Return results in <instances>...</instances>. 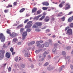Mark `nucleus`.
<instances>
[{
    "label": "nucleus",
    "instance_id": "obj_1",
    "mask_svg": "<svg viewBox=\"0 0 73 73\" xmlns=\"http://www.w3.org/2000/svg\"><path fill=\"white\" fill-rule=\"evenodd\" d=\"M5 53L4 50H0V60H2L4 57V54Z\"/></svg>",
    "mask_w": 73,
    "mask_h": 73
},
{
    "label": "nucleus",
    "instance_id": "obj_2",
    "mask_svg": "<svg viewBox=\"0 0 73 73\" xmlns=\"http://www.w3.org/2000/svg\"><path fill=\"white\" fill-rule=\"evenodd\" d=\"M27 25L25 26V28H29L32 26V21H29L27 23Z\"/></svg>",
    "mask_w": 73,
    "mask_h": 73
},
{
    "label": "nucleus",
    "instance_id": "obj_3",
    "mask_svg": "<svg viewBox=\"0 0 73 73\" xmlns=\"http://www.w3.org/2000/svg\"><path fill=\"white\" fill-rule=\"evenodd\" d=\"M72 33L73 32H72V29H70L67 30L66 34V35H72Z\"/></svg>",
    "mask_w": 73,
    "mask_h": 73
},
{
    "label": "nucleus",
    "instance_id": "obj_4",
    "mask_svg": "<svg viewBox=\"0 0 73 73\" xmlns=\"http://www.w3.org/2000/svg\"><path fill=\"white\" fill-rule=\"evenodd\" d=\"M23 53H25V56L26 57H29L30 56V54H29V52H27V50H23L22 51Z\"/></svg>",
    "mask_w": 73,
    "mask_h": 73
},
{
    "label": "nucleus",
    "instance_id": "obj_5",
    "mask_svg": "<svg viewBox=\"0 0 73 73\" xmlns=\"http://www.w3.org/2000/svg\"><path fill=\"white\" fill-rule=\"evenodd\" d=\"M27 35H28L27 31H25L23 33L22 38L23 40H24L25 38V37Z\"/></svg>",
    "mask_w": 73,
    "mask_h": 73
},
{
    "label": "nucleus",
    "instance_id": "obj_6",
    "mask_svg": "<svg viewBox=\"0 0 73 73\" xmlns=\"http://www.w3.org/2000/svg\"><path fill=\"white\" fill-rule=\"evenodd\" d=\"M2 39L1 41L2 42H4L5 41V36L3 35V34H0V39Z\"/></svg>",
    "mask_w": 73,
    "mask_h": 73
},
{
    "label": "nucleus",
    "instance_id": "obj_7",
    "mask_svg": "<svg viewBox=\"0 0 73 73\" xmlns=\"http://www.w3.org/2000/svg\"><path fill=\"white\" fill-rule=\"evenodd\" d=\"M17 35V34H16V33H13L12 34H10V36L12 37L13 38V37H15Z\"/></svg>",
    "mask_w": 73,
    "mask_h": 73
},
{
    "label": "nucleus",
    "instance_id": "obj_8",
    "mask_svg": "<svg viewBox=\"0 0 73 73\" xmlns=\"http://www.w3.org/2000/svg\"><path fill=\"white\" fill-rule=\"evenodd\" d=\"M70 5L69 3H67L66 5V8H65V10H67L70 8Z\"/></svg>",
    "mask_w": 73,
    "mask_h": 73
},
{
    "label": "nucleus",
    "instance_id": "obj_9",
    "mask_svg": "<svg viewBox=\"0 0 73 73\" xmlns=\"http://www.w3.org/2000/svg\"><path fill=\"white\" fill-rule=\"evenodd\" d=\"M35 24L37 25L38 28H40V26L42 25V23L40 22H37L35 23Z\"/></svg>",
    "mask_w": 73,
    "mask_h": 73
},
{
    "label": "nucleus",
    "instance_id": "obj_10",
    "mask_svg": "<svg viewBox=\"0 0 73 73\" xmlns=\"http://www.w3.org/2000/svg\"><path fill=\"white\" fill-rule=\"evenodd\" d=\"M42 4L44 5H45L46 6H48V5H49V3L47 1L44 2L42 3Z\"/></svg>",
    "mask_w": 73,
    "mask_h": 73
},
{
    "label": "nucleus",
    "instance_id": "obj_11",
    "mask_svg": "<svg viewBox=\"0 0 73 73\" xmlns=\"http://www.w3.org/2000/svg\"><path fill=\"white\" fill-rule=\"evenodd\" d=\"M49 18L48 16H47L44 19V21L46 22H48L49 21Z\"/></svg>",
    "mask_w": 73,
    "mask_h": 73
},
{
    "label": "nucleus",
    "instance_id": "obj_12",
    "mask_svg": "<svg viewBox=\"0 0 73 73\" xmlns=\"http://www.w3.org/2000/svg\"><path fill=\"white\" fill-rule=\"evenodd\" d=\"M41 15H39L38 16H37V17H35L34 18V19L35 20H37L38 19H39V17H41Z\"/></svg>",
    "mask_w": 73,
    "mask_h": 73
},
{
    "label": "nucleus",
    "instance_id": "obj_13",
    "mask_svg": "<svg viewBox=\"0 0 73 73\" xmlns=\"http://www.w3.org/2000/svg\"><path fill=\"white\" fill-rule=\"evenodd\" d=\"M44 44L45 47H48L49 46V44L48 42H46Z\"/></svg>",
    "mask_w": 73,
    "mask_h": 73
},
{
    "label": "nucleus",
    "instance_id": "obj_14",
    "mask_svg": "<svg viewBox=\"0 0 73 73\" xmlns=\"http://www.w3.org/2000/svg\"><path fill=\"white\" fill-rule=\"evenodd\" d=\"M5 56H6V57H7V58H10L11 55L9 53L7 52L6 53V54Z\"/></svg>",
    "mask_w": 73,
    "mask_h": 73
},
{
    "label": "nucleus",
    "instance_id": "obj_15",
    "mask_svg": "<svg viewBox=\"0 0 73 73\" xmlns=\"http://www.w3.org/2000/svg\"><path fill=\"white\" fill-rule=\"evenodd\" d=\"M37 8H35L32 9V12H33V13L36 12L37 11Z\"/></svg>",
    "mask_w": 73,
    "mask_h": 73
},
{
    "label": "nucleus",
    "instance_id": "obj_16",
    "mask_svg": "<svg viewBox=\"0 0 73 73\" xmlns=\"http://www.w3.org/2000/svg\"><path fill=\"white\" fill-rule=\"evenodd\" d=\"M25 29L24 28H23L21 29L20 30V33L21 34H22L23 33V31H24Z\"/></svg>",
    "mask_w": 73,
    "mask_h": 73
},
{
    "label": "nucleus",
    "instance_id": "obj_17",
    "mask_svg": "<svg viewBox=\"0 0 73 73\" xmlns=\"http://www.w3.org/2000/svg\"><path fill=\"white\" fill-rule=\"evenodd\" d=\"M17 40V39L16 38H15L13 39V41L14 42V43H16V41Z\"/></svg>",
    "mask_w": 73,
    "mask_h": 73
},
{
    "label": "nucleus",
    "instance_id": "obj_18",
    "mask_svg": "<svg viewBox=\"0 0 73 73\" xmlns=\"http://www.w3.org/2000/svg\"><path fill=\"white\" fill-rule=\"evenodd\" d=\"M48 70H53V69H55V67H52V68H50L49 67H48L47 68Z\"/></svg>",
    "mask_w": 73,
    "mask_h": 73
},
{
    "label": "nucleus",
    "instance_id": "obj_19",
    "mask_svg": "<svg viewBox=\"0 0 73 73\" xmlns=\"http://www.w3.org/2000/svg\"><path fill=\"white\" fill-rule=\"evenodd\" d=\"M63 13L62 12H60L58 14V15L57 17H59L60 16H62V14Z\"/></svg>",
    "mask_w": 73,
    "mask_h": 73
},
{
    "label": "nucleus",
    "instance_id": "obj_20",
    "mask_svg": "<svg viewBox=\"0 0 73 73\" xmlns=\"http://www.w3.org/2000/svg\"><path fill=\"white\" fill-rule=\"evenodd\" d=\"M24 11H25V8H23L19 12L20 13H22V12H23Z\"/></svg>",
    "mask_w": 73,
    "mask_h": 73
},
{
    "label": "nucleus",
    "instance_id": "obj_21",
    "mask_svg": "<svg viewBox=\"0 0 73 73\" xmlns=\"http://www.w3.org/2000/svg\"><path fill=\"white\" fill-rule=\"evenodd\" d=\"M68 22H72V18L71 17L69 18L68 19Z\"/></svg>",
    "mask_w": 73,
    "mask_h": 73
},
{
    "label": "nucleus",
    "instance_id": "obj_22",
    "mask_svg": "<svg viewBox=\"0 0 73 73\" xmlns=\"http://www.w3.org/2000/svg\"><path fill=\"white\" fill-rule=\"evenodd\" d=\"M43 41L42 40H40V41H37L36 42V44H38L39 42L40 43H43Z\"/></svg>",
    "mask_w": 73,
    "mask_h": 73
},
{
    "label": "nucleus",
    "instance_id": "obj_23",
    "mask_svg": "<svg viewBox=\"0 0 73 73\" xmlns=\"http://www.w3.org/2000/svg\"><path fill=\"white\" fill-rule=\"evenodd\" d=\"M41 10H38L37 11V14H38V15H39V14H40L41 13Z\"/></svg>",
    "mask_w": 73,
    "mask_h": 73
},
{
    "label": "nucleus",
    "instance_id": "obj_24",
    "mask_svg": "<svg viewBox=\"0 0 73 73\" xmlns=\"http://www.w3.org/2000/svg\"><path fill=\"white\" fill-rule=\"evenodd\" d=\"M36 24H35V23L33 25V28H38V27L37 26H36Z\"/></svg>",
    "mask_w": 73,
    "mask_h": 73
},
{
    "label": "nucleus",
    "instance_id": "obj_25",
    "mask_svg": "<svg viewBox=\"0 0 73 73\" xmlns=\"http://www.w3.org/2000/svg\"><path fill=\"white\" fill-rule=\"evenodd\" d=\"M48 7H43L42 8V9L44 11H45V10H47L48 9Z\"/></svg>",
    "mask_w": 73,
    "mask_h": 73
},
{
    "label": "nucleus",
    "instance_id": "obj_26",
    "mask_svg": "<svg viewBox=\"0 0 73 73\" xmlns=\"http://www.w3.org/2000/svg\"><path fill=\"white\" fill-rule=\"evenodd\" d=\"M57 52V50L55 49H53L52 50V52L53 53H55Z\"/></svg>",
    "mask_w": 73,
    "mask_h": 73
},
{
    "label": "nucleus",
    "instance_id": "obj_27",
    "mask_svg": "<svg viewBox=\"0 0 73 73\" xmlns=\"http://www.w3.org/2000/svg\"><path fill=\"white\" fill-rule=\"evenodd\" d=\"M66 49L67 50H69V49H71V46H67L66 47Z\"/></svg>",
    "mask_w": 73,
    "mask_h": 73
},
{
    "label": "nucleus",
    "instance_id": "obj_28",
    "mask_svg": "<svg viewBox=\"0 0 73 73\" xmlns=\"http://www.w3.org/2000/svg\"><path fill=\"white\" fill-rule=\"evenodd\" d=\"M12 5H9L7 6L6 7V8H12Z\"/></svg>",
    "mask_w": 73,
    "mask_h": 73
},
{
    "label": "nucleus",
    "instance_id": "obj_29",
    "mask_svg": "<svg viewBox=\"0 0 73 73\" xmlns=\"http://www.w3.org/2000/svg\"><path fill=\"white\" fill-rule=\"evenodd\" d=\"M13 4L14 6H16V5H17V2H15L13 3Z\"/></svg>",
    "mask_w": 73,
    "mask_h": 73
},
{
    "label": "nucleus",
    "instance_id": "obj_30",
    "mask_svg": "<svg viewBox=\"0 0 73 73\" xmlns=\"http://www.w3.org/2000/svg\"><path fill=\"white\" fill-rule=\"evenodd\" d=\"M23 25H19L18 27H17V28H20L21 27H23Z\"/></svg>",
    "mask_w": 73,
    "mask_h": 73
},
{
    "label": "nucleus",
    "instance_id": "obj_31",
    "mask_svg": "<svg viewBox=\"0 0 73 73\" xmlns=\"http://www.w3.org/2000/svg\"><path fill=\"white\" fill-rule=\"evenodd\" d=\"M14 50V49H13V47H11L10 49V50L11 52H13V50Z\"/></svg>",
    "mask_w": 73,
    "mask_h": 73
},
{
    "label": "nucleus",
    "instance_id": "obj_32",
    "mask_svg": "<svg viewBox=\"0 0 73 73\" xmlns=\"http://www.w3.org/2000/svg\"><path fill=\"white\" fill-rule=\"evenodd\" d=\"M46 26H42V27L41 28V29H46Z\"/></svg>",
    "mask_w": 73,
    "mask_h": 73
},
{
    "label": "nucleus",
    "instance_id": "obj_33",
    "mask_svg": "<svg viewBox=\"0 0 73 73\" xmlns=\"http://www.w3.org/2000/svg\"><path fill=\"white\" fill-rule=\"evenodd\" d=\"M48 41H49V42L50 44H52V42H53V41H52V40L51 39H49L48 40Z\"/></svg>",
    "mask_w": 73,
    "mask_h": 73
},
{
    "label": "nucleus",
    "instance_id": "obj_34",
    "mask_svg": "<svg viewBox=\"0 0 73 73\" xmlns=\"http://www.w3.org/2000/svg\"><path fill=\"white\" fill-rule=\"evenodd\" d=\"M49 64V63L48 62H46L45 64H44V66H47V65H48Z\"/></svg>",
    "mask_w": 73,
    "mask_h": 73
},
{
    "label": "nucleus",
    "instance_id": "obj_35",
    "mask_svg": "<svg viewBox=\"0 0 73 73\" xmlns=\"http://www.w3.org/2000/svg\"><path fill=\"white\" fill-rule=\"evenodd\" d=\"M30 43H31V45H33V44H34L35 43V41H32Z\"/></svg>",
    "mask_w": 73,
    "mask_h": 73
},
{
    "label": "nucleus",
    "instance_id": "obj_36",
    "mask_svg": "<svg viewBox=\"0 0 73 73\" xmlns=\"http://www.w3.org/2000/svg\"><path fill=\"white\" fill-rule=\"evenodd\" d=\"M40 50H38L35 51V52L36 53H38L40 52Z\"/></svg>",
    "mask_w": 73,
    "mask_h": 73
},
{
    "label": "nucleus",
    "instance_id": "obj_37",
    "mask_svg": "<svg viewBox=\"0 0 73 73\" xmlns=\"http://www.w3.org/2000/svg\"><path fill=\"white\" fill-rule=\"evenodd\" d=\"M49 32H50V30L49 29H47L46 30V33H48Z\"/></svg>",
    "mask_w": 73,
    "mask_h": 73
},
{
    "label": "nucleus",
    "instance_id": "obj_38",
    "mask_svg": "<svg viewBox=\"0 0 73 73\" xmlns=\"http://www.w3.org/2000/svg\"><path fill=\"white\" fill-rule=\"evenodd\" d=\"M26 31L27 32H30L31 31V30L30 29H28L27 30H26Z\"/></svg>",
    "mask_w": 73,
    "mask_h": 73
},
{
    "label": "nucleus",
    "instance_id": "obj_39",
    "mask_svg": "<svg viewBox=\"0 0 73 73\" xmlns=\"http://www.w3.org/2000/svg\"><path fill=\"white\" fill-rule=\"evenodd\" d=\"M40 31L41 30L38 29H35V31H36V32H40Z\"/></svg>",
    "mask_w": 73,
    "mask_h": 73
},
{
    "label": "nucleus",
    "instance_id": "obj_40",
    "mask_svg": "<svg viewBox=\"0 0 73 73\" xmlns=\"http://www.w3.org/2000/svg\"><path fill=\"white\" fill-rule=\"evenodd\" d=\"M70 28H73V23H71L70 25Z\"/></svg>",
    "mask_w": 73,
    "mask_h": 73
},
{
    "label": "nucleus",
    "instance_id": "obj_41",
    "mask_svg": "<svg viewBox=\"0 0 73 73\" xmlns=\"http://www.w3.org/2000/svg\"><path fill=\"white\" fill-rule=\"evenodd\" d=\"M58 44H57V43H56L55 44H54V46H55V47H57V46H58Z\"/></svg>",
    "mask_w": 73,
    "mask_h": 73
},
{
    "label": "nucleus",
    "instance_id": "obj_42",
    "mask_svg": "<svg viewBox=\"0 0 73 73\" xmlns=\"http://www.w3.org/2000/svg\"><path fill=\"white\" fill-rule=\"evenodd\" d=\"M69 29V27H67L65 29V31H67Z\"/></svg>",
    "mask_w": 73,
    "mask_h": 73
},
{
    "label": "nucleus",
    "instance_id": "obj_43",
    "mask_svg": "<svg viewBox=\"0 0 73 73\" xmlns=\"http://www.w3.org/2000/svg\"><path fill=\"white\" fill-rule=\"evenodd\" d=\"M29 21V19H26V20L24 22V24H25V23H27L28 21Z\"/></svg>",
    "mask_w": 73,
    "mask_h": 73
},
{
    "label": "nucleus",
    "instance_id": "obj_44",
    "mask_svg": "<svg viewBox=\"0 0 73 73\" xmlns=\"http://www.w3.org/2000/svg\"><path fill=\"white\" fill-rule=\"evenodd\" d=\"M12 69V68L11 67H9L8 69V71L11 72V70Z\"/></svg>",
    "mask_w": 73,
    "mask_h": 73
},
{
    "label": "nucleus",
    "instance_id": "obj_45",
    "mask_svg": "<svg viewBox=\"0 0 73 73\" xmlns=\"http://www.w3.org/2000/svg\"><path fill=\"white\" fill-rule=\"evenodd\" d=\"M54 20H55V18L54 17H52L51 19V21H54Z\"/></svg>",
    "mask_w": 73,
    "mask_h": 73
},
{
    "label": "nucleus",
    "instance_id": "obj_46",
    "mask_svg": "<svg viewBox=\"0 0 73 73\" xmlns=\"http://www.w3.org/2000/svg\"><path fill=\"white\" fill-rule=\"evenodd\" d=\"M37 44L36 45V46H37L39 47H40V46H41V45H40V44H39V43H38V44Z\"/></svg>",
    "mask_w": 73,
    "mask_h": 73
},
{
    "label": "nucleus",
    "instance_id": "obj_47",
    "mask_svg": "<svg viewBox=\"0 0 73 73\" xmlns=\"http://www.w3.org/2000/svg\"><path fill=\"white\" fill-rule=\"evenodd\" d=\"M65 17H63L61 18L62 20L63 21H65Z\"/></svg>",
    "mask_w": 73,
    "mask_h": 73
},
{
    "label": "nucleus",
    "instance_id": "obj_48",
    "mask_svg": "<svg viewBox=\"0 0 73 73\" xmlns=\"http://www.w3.org/2000/svg\"><path fill=\"white\" fill-rule=\"evenodd\" d=\"M7 33H8V34H11V32H10V30H8L7 31Z\"/></svg>",
    "mask_w": 73,
    "mask_h": 73
},
{
    "label": "nucleus",
    "instance_id": "obj_49",
    "mask_svg": "<svg viewBox=\"0 0 73 73\" xmlns=\"http://www.w3.org/2000/svg\"><path fill=\"white\" fill-rule=\"evenodd\" d=\"M62 55H65V54H66V53L65 52H62Z\"/></svg>",
    "mask_w": 73,
    "mask_h": 73
},
{
    "label": "nucleus",
    "instance_id": "obj_50",
    "mask_svg": "<svg viewBox=\"0 0 73 73\" xmlns=\"http://www.w3.org/2000/svg\"><path fill=\"white\" fill-rule=\"evenodd\" d=\"M18 59H19V58H18V57H17L15 58V60L17 62V60H18Z\"/></svg>",
    "mask_w": 73,
    "mask_h": 73
},
{
    "label": "nucleus",
    "instance_id": "obj_51",
    "mask_svg": "<svg viewBox=\"0 0 73 73\" xmlns=\"http://www.w3.org/2000/svg\"><path fill=\"white\" fill-rule=\"evenodd\" d=\"M60 69H59L60 72H61V70H62L63 69V68L61 67H60Z\"/></svg>",
    "mask_w": 73,
    "mask_h": 73
},
{
    "label": "nucleus",
    "instance_id": "obj_52",
    "mask_svg": "<svg viewBox=\"0 0 73 73\" xmlns=\"http://www.w3.org/2000/svg\"><path fill=\"white\" fill-rule=\"evenodd\" d=\"M59 7H60V8H62V4L60 3L59 5Z\"/></svg>",
    "mask_w": 73,
    "mask_h": 73
},
{
    "label": "nucleus",
    "instance_id": "obj_53",
    "mask_svg": "<svg viewBox=\"0 0 73 73\" xmlns=\"http://www.w3.org/2000/svg\"><path fill=\"white\" fill-rule=\"evenodd\" d=\"M4 12L5 13H7L8 12V9L7 10H5Z\"/></svg>",
    "mask_w": 73,
    "mask_h": 73
},
{
    "label": "nucleus",
    "instance_id": "obj_54",
    "mask_svg": "<svg viewBox=\"0 0 73 73\" xmlns=\"http://www.w3.org/2000/svg\"><path fill=\"white\" fill-rule=\"evenodd\" d=\"M70 67L71 68V69H73V65H71L70 66Z\"/></svg>",
    "mask_w": 73,
    "mask_h": 73
},
{
    "label": "nucleus",
    "instance_id": "obj_55",
    "mask_svg": "<svg viewBox=\"0 0 73 73\" xmlns=\"http://www.w3.org/2000/svg\"><path fill=\"white\" fill-rule=\"evenodd\" d=\"M45 15H43L42 17H41L43 19L45 18Z\"/></svg>",
    "mask_w": 73,
    "mask_h": 73
},
{
    "label": "nucleus",
    "instance_id": "obj_56",
    "mask_svg": "<svg viewBox=\"0 0 73 73\" xmlns=\"http://www.w3.org/2000/svg\"><path fill=\"white\" fill-rule=\"evenodd\" d=\"M44 44H42L41 46V48H44Z\"/></svg>",
    "mask_w": 73,
    "mask_h": 73
},
{
    "label": "nucleus",
    "instance_id": "obj_57",
    "mask_svg": "<svg viewBox=\"0 0 73 73\" xmlns=\"http://www.w3.org/2000/svg\"><path fill=\"white\" fill-rule=\"evenodd\" d=\"M65 2L64 1H63L62 2H61V4H65Z\"/></svg>",
    "mask_w": 73,
    "mask_h": 73
},
{
    "label": "nucleus",
    "instance_id": "obj_58",
    "mask_svg": "<svg viewBox=\"0 0 73 73\" xmlns=\"http://www.w3.org/2000/svg\"><path fill=\"white\" fill-rule=\"evenodd\" d=\"M7 65V63H5V64H3V67H4V66H5Z\"/></svg>",
    "mask_w": 73,
    "mask_h": 73
},
{
    "label": "nucleus",
    "instance_id": "obj_59",
    "mask_svg": "<svg viewBox=\"0 0 73 73\" xmlns=\"http://www.w3.org/2000/svg\"><path fill=\"white\" fill-rule=\"evenodd\" d=\"M43 56H44V58H45V57H46V55H45V54L44 53V54H43Z\"/></svg>",
    "mask_w": 73,
    "mask_h": 73
},
{
    "label": "nucleus",
    "instance_id": "obj_60",
    "mask_svg": "<svg viewBox=\"0 0 73 73\" xmlns=\"http://www.w3.org/2000/svg\"><path fill=\"white\" fill-rule=\"evenodd\" d=\"M12 53V55H13L14 54H15V52H11Z\"/></svg>",
    "mask_w": 73,
    "mask_h": 73
},
{
    "label": "nucleus",
    "instance_id": "obj_61",
    "mask_svg": "<svg viewBox=\"0 0 73 73\" xmlns=\"http://www.w3.org/2000/svg\"><path fill=\"white\" fill-rule=\"evenodd\" d=\"M22 68H24V67H25V65L24 64H22Z\"/></svg>",
    "mask_w": 73,
    "mask_h": 73
},
{
    "label": "nucleus",
    "instance_id": "obj_62",
    "mask_svg": "<svg viewBox=\"0 0 73 73\" xmlns=\"http://www.w3.org/2000/svg\"><path fill=\"white\" fill-rule=\"evenodd\" d=\"M72 13V11H71L69 13H68V15H71Z\"/></svg>",
    "mask_w": 73,
    "mask_h": 73
},
{
    "label": "nucleus",
    "instance_id": "obj_63",
    "mask_svg": "<svg viewBox=\"0 0 73 73\" xmlns=\"http://www.w3.org/2000/svg\"><path fill=\"white\" fill-rule=\"evenodd\" d=\"M44 53L45 54H48L49 53V52H46L45 51L44 52Z\"/></svg>",
    "mask_w": 73,
    "mask_h": 73
},
{
    "label": "nucleus",
    "instance_id": "obj_64",
    "mask_svg": "<svg viewBox=\"0 0 73 73\" xmlns=\"http://www.w3.org/2000/svg\"><path fill=\"white\" fill-rule=\"evenodd\" d=\"M44 60V58H42L41 59V61H43Z\"/></svg>",
    "mask_w": 73,
    "mask_h": 73
}]
</instances>
